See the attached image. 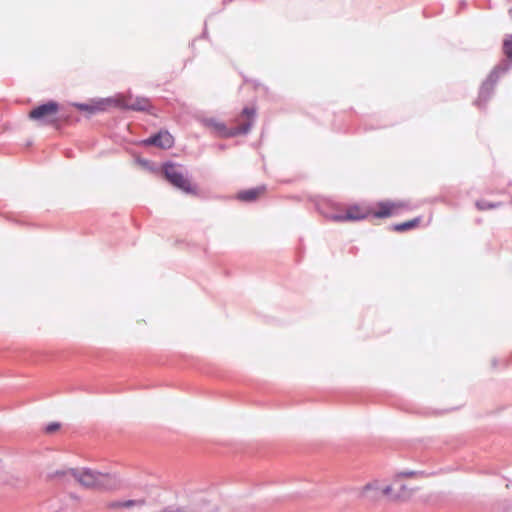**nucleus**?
<instances>
[{
  "label": "nucleus",
  "instance_id": "f257e3e1",
  "mask_svg": "<svg viewBox=\"0 0 512 512\" xmlns=\"http://www.w3.org/2000/svg\"><path fill=\"white\" fill-rule=\"evenodd\" d=\"M68 473L86 488L110 489L117 483L116 477L110 473H102L90 469H71Z\"/></svg>",
  "mask_w": 512,
  "mask_h": 512
},
{
  "label": "nucleus",
  "instance_id": "f03ea898",
  "mask_svg": "<svg viewBox=\"0 0 512 512\" xmlns=\"http://www.w3.org/2000/svg\"><path fill=\"white\" fill-rule=\"evenodd\" d=\"M256 115V110L252 107H246L241 112V118H247L248 122L242 124L240 127L235 128H227L223 122H220L216 119H204L203 125L209 128L212 132H214L219 137H234L239 134H246L251 129L254 117Z\"/></svg>",
  "mask_w": 512,
  "mask_h": 512
},
{
  "label": "nucleus",
  "instance_id": "7ed1b4c3",
  "mask_svg": "<svg viewBox=\"0 0 512 512\" xmlns=\"http://www.w3.org/2000/svg\"><path fill=\"white\" fill-rule=\"evenodd\" d=\"M60 104L56 101H48L31 109L28 118L39 125L56 126L59 121Z\"/></svg>",
  "mask_w": 512,
  "mask_h": 512
},
{
  "label": "nucleus",
  "instance_id": "20e7f679",
  "mask_svg": "<svg viewBox=\"0 0 512 512\" xmlns=\"http://www.w3.org/2000/svg\"><path fill=\"white\" fill-rule=\"evenodd\" d=\"M412 474L413 473L398 474L391 484L385 485L384 490H382L385 497L393 501H405L409 499L417 488L406 483L404 478Z\"/></svg>",
  "mask_w": 512,
  "mask_h": 512
},
{
  "label": "nucleus",
  "instance_id": "39448f33",
  "mask_svg": "<svg viewBox=\"0 0 512 512\" xmlns=\"http://www.w3.org/2000/svg\"><path fill=\"white\" fill-rule=\"evenodd\" d=\"M107 102H111V106L121 109L133 111H149L152 108L150 100L146 97L133 96L132 94H119L115 97L108 98Z\"/></svg>",
  "mask_w": 512,
  "mask_h": 512
},
{
  "label": "nucleus",
  "instance_id": "423d86ee",
  "mask_svg": "<svg viewBox=\"0 0 512 512\" xmlns=\"http://www.w3.org/2000/svg\"><path fill=\"white\" fill-rule=\"evenodd\" d=\"M405 208L407 205L402 201L381 200L369 205L370 217L389 218L398 215Z\"/></svg>",
  "mask_w": 512,
  "mask_h": 512
},
{
  "label": "nucleus",
  "instance_id": "0eeeda50",
  "mask_svg": "<svg viewBox=\"0 0 512 512\" xmlns=\"http://www.w3.org/2000/svg\"><path fill=\"white\" fill-rule=\"evenodd\" d=\"M166 180L173 186L185 193L196 194V188L191 182L176 168L174 164H167L163 168Z\"/></svg>",
  "mask_w": 512,
  "mask_h": 512
},
{
  "label": "nucleus",
  "instance_id": "6e6552de",
  "mask_svg": "<svg viewBox=\"0 0 512 512\" xmlns=\"http://www.w3.org/2000/svg\"><path fill=\"white\" fill-rule=\"evenodd\" d=\"M327 217L335 222L364 220L370 217L369 205L353 204L347 207L345 213L331 214Z\"/></svg>",
  "mask_w": 512,
  "mask_h": 512
},
{
  "label": "nucleus",
  "instance_id": "1a4fd4ad",
  "mask_svg": "<svg viewBox=\"0 0 512 512\" xmlns=\"http://www.w3.org/2000/svg\"><path fill=\"white\" fill-rule=\"evenodd\" d=\"M109 508L113 510L135 509L136 512H185L184 509L181 508L176 510L154 511L144 498L113 501L109 504Z\"/></svg>",
  "mask_w": 512,
  "mask_h": 512
},
{
  "label": "nucleus",
  "instance_id": "9d476101",
  "mask_svg": "<svg viewBox=\"0 0 512 512\" xmlns=\"http://www.w3.org/2000/svg\"><path fill=\"white\" fill-rule=\"evenodd\" d=\"M142 146H156L160 149H170L174 145V137L167 131L159 133L139 142Z\"/></svg>",
  "mask_w": 512,
  "mask_h": 512
},
{
  "label": "nucleus",
  "instance_id": "9b49d317",
  "mask_svg": "<svg viewBox=\"0 0 512 512\" xmlns=\"http://www.w3.org/2000/svg\"><path fill=\"white\" fill-rule=\"evenodd\" d=\"M384 487L379 481H372L361 488L360 496L366 500H378L381 497H385V494L382 492Z\"/></svg>",
  "mask_w": 512,
  "mask_h": 512
},
{
  "label": "nucleus",
  "instance_id": "f8f14e48",
  "mask_svg": "<svg viewBox=\"0 0 512 512\" xmlns=\"http://www.w3.org/2000/svg\"><path fill=\"white\" fill-rule=\"evenodd\" d=\"M266 193V186L261 185L255 188L240 191L237 199L243 202H253L262 197Z\"/></svg>",
  "mask_w": 512,
  "mask_h": 512
},
{
  "label": "nucleus",
  "instance_id": "ddd939ff",
  "mask_svg": "<svg viewBox=\"0 0 512 512\" xmlns=\"http://www.w3.org/2000/svg\"><path fill=\"white\" fill-rule=\"evenodd\" d=\"M421 221L422 220L420 217H416L414 219L393 225L392 230L395 232H405L417 228Z\"/></svg>",
  "mask_w": 512,
  "mask_h": 512
},
{
  "label": "nucleus",
  "instance_id": "4468645a",
  "mask_svg": "<svg viewBox=\"0 0 512 512\" xmlns=\"http://www.w3.org/2000/svg\"><path fill=\"white\" fill-rule=\"evenodd\" d=\"M111 106V102H107V99L99 101L96 105L90 106L87 104H78L77 107L80 110L88 111L90 113L96 112V111H103L107 107Z\"/></svg>",
  "mask_w": 512,
  "mask_h": 512
},
{
  "label": "nucleus",
  "instance_id": "2eb2a0df",
  "mask_svg": "<svg viewBox=\"0 0 512 512\" xmlns=\"http://www.w3.org/2000/svg\"><path fill=\"white\" fill-rule=\"evenodd\" d=\"M503 52L507 58L512 60V35L505 38L503 42Z\"/></svg>",
  "mask_w": 512,
  "mask_h": 512
},
{
  "label": "nucleus",
  "instance_id": "dca6fc26",
  "mask_svg": "<svg viewBox=\"0 0 512 512\" xmlns=\"http://www.w3.org/2000/svg\"><path fill=\"white\" fill-rule=\"evenodd\" d=\"M476 206L479 210H486V209H492V208H495L497 205L496 204H492V203H488V202H485V201H478L476 203Z\"/></svg>",
  "mask_w": 512,
  "mask_h": 512
},
{
  "label": "nucleus",
  "instance_id": "f3484780",
  "mask_svg": "<svg viewBox=\"0 0 512 512\" xmlns=\"http://www.w3.org/2000/svg\"><path fill=\"white\" fill-rule=\"evenodd\" d=\"M59 428H60L59 423H51L46 427V432L53 433V432L57 431Z\"/></svg>",
  "mask_w": 512,
  "mask_h": 512
},
{
  "label": "nucleus",
  "instance_id": "a211bd4d",
  "mask_svg": "<svg viewBox=\"0 0 512 512\" xmlns=\"http://www.w3.org/2000/svg\"><path fill=\"white\" fill-rule=\"evenodd\" d=\"M235 122L237 124L236 127H240L242 124L248 122L247 118H241V114L235 119Z\"/></svg>",
  "mask_w": 512,
  "mask_h": 512
}]
</instances>
